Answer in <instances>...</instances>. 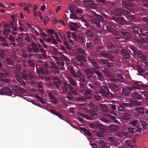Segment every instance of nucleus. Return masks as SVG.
I'll return each instance as SVG.
<instances>
[{"label": "nucleus", "mask_w": 148, "mask_h": 148, "mask_svg": "<svg viewBox=\"0 0 148 148\" xmlns=\"http://www.w3.org/2000/svg\"><path fill=\"white\" fill-rule=\"evenodd\" d=\"M138 120H134L130 122L129 123L132 125H135L136 127V130H137L138 132H140L141 131V129L138 126Z\"/></svg>", "instance_id": "obj_22"}, {"label": "nucleus", "mask_w": 148, "mask_h": 148, "mask_svg": "<svg viewBox=\"0 0 148 148\" xmlns=\"http://www.w3.org/2000/svg\"><path fill=\"white\" fill-rule=\"evenodd\" d=\"M122 30L119 29L116 30V29L112 33L113 36L117 40H121L122 38L121 32Z\"/></svg>", "instance_id": "obj_13"}, {"label": "nucleus", "mask_w": 148, "mask_h": 148, "mask_svg": "<svg viewBox=\"0 0 148 148\" xmlns=\"http://www.w3.org/2000/svg\"><path fill=\"white\" fill-rule=\"evenodd\" d=\"M80 18L81 21L83 23V24H84V26L86 27V28H88L91 26L89 25L88 21L83 17Z\"/></svg>", "instance_id": "obj_38"}, {"label": "nucleus", "mask_w": 148, "mask_h": 148, "mask_svg": "<svg viewBox=\"0 0 148 148\" xmlns=\"http://www.w3.org/2000/svg\"><path fill=\"white\" fill-rule=\"evenodd\" d=\"M88 61L92 64V66L95 67V68H99L98 64L96 63V60L94 59H91L89 58H88Z\"/></svg>", "instance_id": "obj_24"}, {"label": "nucleus", "mask_w": 148, "mask_h": 148, "mask_svg": "<svg viewBox=\"0 0 148 148\" xmlns=\"http://www.w3.org/2000/svg\"><path fill=\"white\" fill-rule=\"evenodd\" d=\"M0 93L1 95H9V89L8 88H5L2 89Z\"/></svg>", "instance_id": "obj_33"}, {"label": "nucleus", "mask_w": 148, "mask_h": 148, "mask_svg": "<svg viewBox=\"0 0 148 148\" xmlns=\"http://www.w3.org/2000/svg\"><path fill=\"white\" fill-rule=\"evenodd\" d=\"M136 53V56L138 58L142 59L143 61H145L146 60V57L140 51L138 50Z\"/></svg>", "instance_id": "obj_23"}, {"label": "nucleus", "mask_w": 148, "mask_h": 148, "mask_svg": "<svg viewBox=\"0 0 148 148\" xmlns=\"http://www.w3.org/2000/svg\"><path fill=\"white\" fill-rule=\"evenodd\" d=\"M140 34H139V36L142 40L145 42H147L148 41V36L147 35V34H143V32L140 33Z\"/></svg>", "instance_id": "obj_27"}, {"label": "nucleus", "mask_w": 148, "mask_h": 148, "mask_svg": "<svg viewBox=\"0 0 148 148\" xmlns=\"http://www.w3.org/2000/svg\"><path fill=\"white\" fill-rule=\"evenodd\" d=\"M3 33L6 36H8L9 34V27L8 25L4 26Z\"/></svg>", "instance_id": "obj_36"}, {"label": "nucleus", "mask_w": 148, "mask_h": 148, "mask_svg": "<svg viewBox=\"0 0 148 148\" xmlns=\"http://www.w3.org/2000/svg\"><path fill=\"white\" fill-rule=\"evenodd\" d=\"M97 128H99L103 131H104L106 130V127L100 123H98L97 125Z\"/></svg>", "instance_id": "obj_55"}, {"label": "nucleus", "mask_w": 148, "mask_h": 148, "mask_svg": "<svg viewBox=\"0 0 148 148\" xmlns=\"http://www.w3.org/2000/svg\"><path fill=\"white\" fill-rule=\"evenodd\" d=\"M79 57L80 60L79 62H80V66H83L84 65L83 63V62H86L85 58L83 56L79 55Z\"/></svg>", "instance_id": "obj_37"}, {"label": "nucleus", "mask_w": 148, "mask_h": 148, "mask_svg": "<svg viewBox=\"0 0 148 148\" xmlns=\"http://www.w3.org/2000/svg\"><path fill=\"white\" fill-rule=\"evenodd\" d=\"M136 68L137 69L138 73H144V71L143 69L139 66H136Z\"/></svg>", "instance_id": "obj_63"}, {"label": "nucleus", "mask_w": 148, "mask_h": 148, "mask_svg": "<svg viewBox=\"0 0 148 148\" xmlns=\"http://www.w3.org/2000/svg\"><path fill=\"white\" fill-rule=\"evenodd\" d=\"M51 36L52 35H49L47 36V37H48L47 38H45L44 39L46 42H48L50 44H52V42H51V41H52V37H51Z\"/></svg>", "instance_id": "obj_44"}, {"label": "nucleus", "mask_w": 148, "mask_h": 148, "mask_svg": "<svg viewBox=\"0 0 148 148\" xmlns=\"http://www.w3.org/2000/svg\"><path fill=\"white\" fill-rule=\"evenodd\" d=\"M22 77L25 80L30 81L32 84H35L36 83L35 78L30 71H26L24 70L22 72Z\"/></svg>", "instance_id": "obj_2"}, {"label": "nucleus", "mask_w": 148, "mask_h": 148, "mask_svg": "<svg viewBox=\"0 0 148 148\" xmlns=\"http://www.w3.org/2000/svg\"><path fill=\"white\" fill-rule=\"evenodd\" d=\"M85 97L87 99H92V94L91 91L89 90H86L84 93Z\"/></svg>", "instance_id": "obj_26"}, {"label": "nucleus", "mask_w": 148, "mask_h": 148, "mask_svg": "<svg viewBox=\"0 0 148 148\" xmlns=\"http://www.w3.org/2000/svg\"><path fill=\"white\" fill-rule=\"evenodd\" d=\"M10 87L17 93H23L25 92V90L23 88L15 84H11Z\"/></svg>", "instance_id": "obj_10"}, {"label": "nucleus", "mask_w": 148, "mask_h": 148, "mask_svg": "<svg viewBox=\"0 0 148 148\" xmlns=\"http://www.w3.org/2000/svg\"><path fill=\"white\" fill-rule=\"evenodd\" d=\"M127 49L129 50V49L132 50L133 51V53L134 55H136V52L138 50L137 48L133 45H128L127 47Z\"/></svg>", "instance_id": "obj_19"}, {"label": "nucleus", "mask_w": 148, "mask_h": 148, "mask_svg": "<svg viewBox=\"0 0 148 148\" xmlns=\"http://www.w3.org/2000/svg\"><path fill=\"white\" fill-rule=\"evenodd\" d=\"M37 46L38 48H39V51H40L42 53H43L45 52V50H44L42 47H41V45L39 44H37Z\"/></svg>", "instance_id": "obj_60"}, {"label": "nucleus", "mask_w": 148, "mask_h": 148, "mask_svg": "<svg viewBox=\"0 0 148 148\" xmlns=\"http://www.w3.org/2000/svg\"><path fill=\"white\" fill-rule=\"evenodd\" d=\"M68 80L69 83V84L72 86L73 87H74L75 88V87L77 85V82L72 78H69Z\"/></svg>", "instance_id": "obj_32"}, {"label": "nucleus", "mask_w": 148, "mask_h": 148, "mask_svg": "<svg viewBox=\"0 0 148 148\" xmlns=\"http://www.w3.org/2000/svg\"><path fill=\"white\" fill-rule=\"evenodd\" d=\"M105 27H106L107 28V31L109 32H110L112 33L115 29L112 28L111 26L106 25Z\"/></svg>", "instance_id": "obj_49"}, {"label": "nucleus", "mask_w": 148, "mask_h": 148, "mask_svg": "<svg viewBox=\"0 0 148 148\" xmlns=\"http://www.w3.org/2000/svg\"><path fill=\"white\" fill-rule=\"evenodd\" d=\"M121 36L122 38L125 39H129L131 36L130 34L128 32H124L122 30Z\"/></svg>", "instance_id": "obj_25"}, {"label": "nucleus", "mask_w": 148, "mask_h": 148, "mask_svg": "<svg viewBox=\"0 0 148 148\" xmlns=\"http://www.w3.org/2000/svg\"><path fill=\"white\" fill-rule=\"evenodd\" d=\"M53 82L57 88L58 89H59L62 82L61 80L58 77H55L53 78Z\"/></svg>", "instance_id": "obj_16"}, {"label": "nucleus", "mask_w": 148, "mask_h": 148, "mask_svg": "<svg viewBox=\"0 0 148 148\" xmlns=\"http://www.w3.org/2000/svg\"><path fill=\"white\" fill-rule=\"evenodd\" d=\"M99 63L101 64H104L106 66H107L108 68H111L114 67L113 63H109V60H110L109 59L108 60L101 59L99 60Z\"/></svg>", "instance_id": "obj_11"}, {"label": "nucleus", "mask_w": 148, "mask_h": 148, "mask_svg": "<svg viewBox=\"0 0 148 148\" xmlns=\"http://www.w3.org/2000/svg\"><path fill=\"white\" fill-rule=\"evenodd\" d=\"M122 104L124 106L129 108L133 107L134 106L132 103H123Z\"/></svg>", "instance_id": "obj_53"}, {"label": "nucleus", "mask_w": 148, "mask_h": 148, "mask_svg": "<svg viewBox=\"0 0 148 148\" xmlns=\"http://www.w3.org/2000/svg\"><path fill=\"white\" fill-rule=\"evenodd\" d=\"M6 77V76L2 73H0V78L2 79L1 80L4 83H8L9 82L8 79H3L5 78Z\"/></svg>", "instance_id": "obj_40"}, {"label": "nucleus", "mask_w": 148, "mask_h": 148, "mask_svg": "<svg viewBox=\"0 0 148 148\" xmlns=\"http://www.w3.org/2000/svg\"><path fill=\"white\" fill-rule=\"evenodd\" d=\"M16 21L14 20L13 23H10V26L11 27V29L13 30V34L15 35L17 34V28L16 27Z\"/></svg>", "instance_id": "obj_17"}, {"label": "nucleus", "mask_w": 148, "mask_h": 148, "mask_svg": "<svg viewBox=\"0 0 148 148\" xmlns=\"http://www.w3.org/2000/svg\"><path fill=\"white\" fill-rule=\"evenodd\" d=\"M121 53L124 58L128 59L130 57V54L125 49H122L121 50Z\"/></svg>", "instance_id": "obj_18"}, {"label": "nucleus", "mask_w": 148, "mask_h": 148, "mask_svg": "<svg viewBox=\"0 0 148 148\" xmlns=\"http://www.w3.org/2000/svg\"><path fill=\"white\" fill-rule=\"evenodd\" d=\"M108 140L112 144H114L116 142V139L113 137H110L108 138Z\"/></svg>", "instance_id": "obj_48"}, {"label": "nucleus", "mask_w": 148, "mask_h": 148, "mask_svg": "<svg viewBox=\"0 0 148 148\" xmlns=\"http://www.w3.org/2000/svg\"><path fill=\"white\" fill-rule=\"evenodd\" d=\"M108 86L111 90L114 93L116 92L119 89V86L115 83L109 84Z\"/></svg>", "instance_id": "obj_14"}, {"label": "nucleus", "mask_w": 148, "mask_h": 148, "mask_svg": "<svg viewBox=\"0 0 148 148\" xmlns=\"http://www.w3.org/2000/svg\"><path fill=\"white\" fill-rule=\"evenodd\" d=\"M116 13L112 17V19L119 24L124 25L126 22V21L122 15L129 16L130 12L123 9H117L116 10Z\"/></svg>", "instance_id": "obj_1"}, {"label": "nucleus", "mask_w": 148, "mask_h": 148, "mask_svg": "<svg viewBox=\"0 0 148 148\" xmlns=\"http://www.w3.org/2000/svg\"><path fill=\"white\" fill-rule=\"evenodd\" d=\"M102 72L106 75H110L111 73V72L106 68H103L102 70Z\"/></svg>", "instance_id": "obj_50"}, {"label": "nucleus", "mask_w": 148, "mask_h": 148, "mask_svg": "<svg viewBox=\"0 0 148 148\" xmlns=\"http://www.w3.org/2000/svg\"><path fill=\"white\" fill-rule=\"evenodd\" d=\"M133 31L135 33H137L139 35L140 33H142L143 30L137 27H133L132 28Z\"/></svg>", "instance_id": "obj_28"}, {"label": "nucleus", "mask_w": 148, "mask_h": 148, "mask_svg": "<svg viewBox=\"0 0 148 148\" xmlns=\"http://www.w3.org/2000/svg\"><path fill=\"white\" fill-rule=\"evenodd\" d=\"M99 106L101 110L102 111L107 112L108 111V107L106 105L100 103L99 104Z\"/></svg>", "instance_id": "obj_29"}, {"label": "nucleus", "mask_w": 148, "mask_h": 148, "mask_svg": "<svg viewBox=\"0 0 148 148\" xmlns=\"http://www.w3.org/2000/svg\"><path fill=\"white\" fill-rule=\"evenodd\" d=\"M89 105L92 108L95 110H97L98 109L97 106L94 102L90 101L89 103Z\"/></svg>", "instance_id": "obj_42"}, {"label": "nucleus", "mask_w": 148, "mask_h": 148, "mask_svg": "<svg viewBox=\"0 0 148 148\" xmlns=\"http://www.w3.org/2000/svg\"><path fill=\"white\" fill-rule=\"evenodd\" d=\"M99 92L105 98L110 99V97H114L116 96L115 94L110 92L109 89L106 87H104V88L101 89Z\"/></svg>", "instance_id": "obj_5"}, {"label": "nucleus", "mask_w": 148, "mask_h": 148, "mask_svg": "<svg viewBox=\"0 0 148 148\" xmlns=\"http://www.w3.org/2000/svg\"><path fill=\"white\" fill-rule=\"evenodd\" d=\"M52 66L55 72L57 73H60V71L58 68L56 66V65L55 64H52Z\"/></svg>", "instance_id": "obj_61"}, {"label": "nucleus", "mask_w": 148, "mask_h": 148, "mask_svg": "<svg viewBox=\"0 0 148 148\" xmlns=\"http://www.w3.org/2000/svg\"><path fill=\"white\" fill-rule=\"evenodd\" d=\"M91 69L93 72L97 75V79L100 81H103V80L104 77L102 75L100 71L96 69L95 68L92 67L91 68Z\"/></svg>", "instance_id": "obj_12"}, {"label": "nucleus", "mask_w": 148, "mask_h": 148, "mask_svg": "<svg viewBox=\"0 0 148 148\" xmlns=\"http://www.w3.org/2000/svg\"><path fill=\"white\" fill-rule=\"evenodd\" d=\"M135 110L136 111H137L139 112L142 114H144V108L143 107H140L138 108H136Z\"/></svg>", "instance_id": "obj_41"}, {"label": "nucleus", "mask_w": 148, "mask_h": 148, "mask_svg": "<svg viewBox=\"0 0 148 148\" xmlns=\"http://www.w3.org/2000/svg\"><path fill=\"white\" fill-rule=\"evenodd\" d=\"M122 3L124 6L132 7L133 6V4L132 3L127 1H122Z\"/></svg>", "instance_id": "obj_47"}, {"label": "nucleus", "mask_w": 148, "mask_h": 148, "mask_svg": "<svg viewBox=\"0 0 148 148\" xmlns=\"http://www.w3.org/2000/svg\"><path fill=\"white\" fill-rule=\"evenodd\" d=\"M79 128V130L81 132H84L85 134H86L88 136L91 137L92 136V134H91L90 132L87 130L86 128H84L83 127H80Z\"/></svg>", "instance_id": "obj_20"}, {"label": "nucleus", "mask_w": 148, "mask_h": 148, "mask_svg": "<svg viewBox=\"0 0 148 148\" xmlns=\"http://www.w3.org/2000/svg\"><path fill=\"white\" fill-rule=\"evenodd\" d=\"M87 34L91 38L93 37L94 36V33L90 29H87L86 31Z\"/></svg>", "instance_id": "obj_46"}, {"label": "nucleus", "mask_w": 148, "mask_h": 148, "mask_svg": "<svg viewBox=\"0 0 148 148\" xmlns=\"http://www.w3.org/2000/svg\"><path fill=\"white\" fill-rule=\"evenodd\" d=\"M143 5L144 7L148 8V0H143Z\"/></svg>", "instance_id": "obj_64"}, {"label": "nucleus", "mask_w": 148, "mask_h": 148, "mask_svg": "<svg viewBox=\"0 0 148 148\" xmlns=\"http://www.w3.org/2000/svg\"><path fill=\"white\" fill-rule=\"evenodd\" d=\"M141 124L143 128V129L145 130L146 129V125H147V123L146 121L143 120L140 121Z\"/></svg>", "instance_id": "obj_59"}, {"label": "nucleus", "mask_w": 148, "mask_h": 148, "mask_svg": "<svg viewBox=\"0 0 148 148\" xmlns=\"http://www.w3.org/2000/svg\"><path fill=\"white\" fill-rule=\"evenodd\" d=\"M70 18L73 19H74L75 20H76V19L78 20V17H77V16L75 14L74 12H73L72 13H71L70 14Z\"/></svg>", "instance_id": "obj_57"}, {"label": "nucleus", "mask_w": 148, "mask_h": 148, "mask_svg": "<svg viewBox=\"0 0 148 148\" xmlns=\"http://www.w3.org/2000/svg\"><path fill=\"white\" fill-rule=\"evenodd\" d=\"M108 108H109L110 110H116V106L113 104H109L108 105Z\"/></svg>", "instance_id": "obj_54"}, {"label": "nucleus", "mask_w": 148, "mask_h": 148, "mask_svg": "<svg viewBox=\"0 0 148 148\" xmlns=\"http://www.w3.org/2000/svg\"><path fill=\"white\" fill-rule=\"evenodd\" d=\"M97 56L101 58V56L104 58H109L111 61H113L114 59V57L112 55L106 51H101L98 54Z\"/></svg>", "instance_id": "obj_8"}, {"label": "nucleus", "mask_w": 148, "mask_h": 148, "mask_svg": "<svg viewBox=\"0 0 148 148\" xmlns=\"http://www.w3.org/2000/svg\"><path fill=\"white\" fill-rule=\"evenodd\" d=\"M36 70L37 73L39 75H42L46 76L47 75L46 73L44 72V70L42 67H37Z\"/></svg>", "instance_id": "obj_21"}, {"label": "nucleus", "mask_w": 148, "mask_h": 148, "mask_svg": "<svg viewBox=\"0 0 148 148\" xmlns=\"http://www.w3.org/2000/svg\"><path fill=\"white\" fill-rule=\"evenodd\" d=\"M138 83L139 86L140 87L141 86L145 89H146L148 88V85H145L141 82H138Z\"/></svg>", "instance_id": "obj_51"}, {"label": "nucleus", "mask_w": 148, "mask_h": 148, "mask_svg": "<svg viewBox=\"0 0 148 148\" xmlns=\"http://www.w3.org/2000/svg\"><path fill=\"white\" fill-rule=\"evenodd\" d=\"M66 97L69 101L73 99L72 94L71 93V92L70 91H69L67 92Z\"/></svg>", "instance_id": "obj_45"}, {"label": "nucleus", "mask_w": 148, "mask_h": 148, "mask_svg": "<svg viewBox=\"0 0 148 148\" xmlns=\"http://www.w3.org/2000/svg\"><path fill=\"white\" fill-rule=\"evenodd\" d=\"M99 144L101 145V148H110V146L103 141H100Z\"/></svg>", "instance_id": "obj_39"}, {"label": "nucleus", "mask_w": 148, "mask_h": 148, "mask_svg": "<svg viewBox=\"0 0 148 148\" xmlns=\"http://www.w3.org/2000/svg\"><path fill=\"white\" fill-rule=\"evenodd\" d=\"M68 87L69 88L70 90L73 94L75 95L78 94L75 88L74 87H73L72 86L66 82L63 83V86L62 89L63 93H66L67 92L68 89Z\"/></svg>", "instance_id": "obj_6"}, {"label": "nucleus", "mask_w": 148, "mask_h": 148, "mask_svg": "<svg viewBox=\"0 0 148 148\" xmlns=\"http://www.w3.org/2000/svg\"><path fill=\"white\" fill-rule=\"evenodd\" d=\"M31 44L32 48L27 47V52L29 53L28 55L31 57L34 56V52L35 53V55H36L37 54L36 53L39 52V49L37 47V44L33 41L31 42Z\"/></svg>", "instance_id": "obj_4"}, {"label": "nucleus", "mask_w": 148, "mask_h": 148, "mask_svg": "<svg viewBox=\"0 0 148 148\" xmlns=\"http://www.w3.org/2000/svg\"><path fill=\"white\" fill-rule=\"evenodd\" d=\"M98 123H91L88 124L89 126L92 129H96L97 128Z\"/></svg>", "instance_id": "obj_43"}, {"label": "nucleus", "mask_w": 148, "mask_h": 148, "mask_svg": "<svg viewBox=\"0 0 148 148\" xmlns=\"http://www.w3.org/2000/svg\"><path fill=\"white\" fill-rule=\"evenodd\" d=\"M84 12V10L81 9L77 8L75 10V13L77 14H82Z\"/></svg>", "instance_id": "obj_62"}, {"label": "nucleus", "mask_w": 148, "mask_h": 148, "mask_svg": "<svg viewBox=\"0 0 148 148\" xmlns=\"http://www.w3.org/2000/svg\"><path fill=\"white\" fill-rule=\"evenodd\" d=\"M132 86L133 88L136 89H139L140 88V87L139 86L138 82H135L133 84Z\"/></svg>", "instance_id": "obj_58"}, {"label": "nucleus", "mask_w": 148, "mask_h": 148, "mask_svg": "<svg viewBox=\"0 0 148 148\" xmlns=\"http://www.w3.org/2000/svg\"><path fill=\"white\" fill-rule=\"evenodd\" d=\"M130 114L127 112H124L122 114L121 117L122 119L123 120H127L130 118Z\"/></svg>", "instance_id": "obj_30"}, {"label": "nucleus", "mask_w": 148, "mask_h": 148, "mask_svg": "<svg viewBox=\"0 0 148 148\" xmlns=\"http://www.w3.org/2000/svg\"><path fill=\"white\" fill-rule=\"evenodd\" d=\"M95 16L97 18H93L92 20V22L94 24L96 25L98 27H101L102 24L100 23L99 20L101 21L102 24L103 23V22L104 21L103 17L101 15L96 13H95Z\"/></svg>", "instance_id": "obj_7"}, {"label": "nucleus", "mask_w": 148, "mask_h": 148, "mask_svg": "<svg viewBox=\"0 0 148 148\" xmlns=\"http://www.w3.org/2000/svg\"><path fill=\"white\" fill-rule=\"evenodd\" d=\"M132 96L134 98L138 100L142 99V96L138 93L135 92H133Z\"/></svg>", "instance_id": "obj_34"}, {"label": "nucleus", "mask_w": 148, "mask_h": 148, "mask_svg": "<svg viewBox=\"0 0 148 148\" xmlns=\"http://www.w3.org/2000/svg\"><path fill=\"white\" fill-rule=\"evenodd\" d=\"M84 72L86 76L87 79H92L97 78L96 76L93 73V72L90 69H85Z\"/></svg>", "instance_id": "obj_9"}, {"label": "nucleus", "mask_w": 148, "mask_h": 148, "mask_svg": "<svg viewBox=\"0 0 148 148\" xmlns=\"http://www.w3.org/2000/svg\"><path fill=\"white\" fill-rule=\"evenodd\" d=\"M131 88L127 86L122 87V95L125 96L128 95L131 90Z\"/></svg>", "instance_id": "obj_15"}, {"label": "nucleus", "mask_w": 148, "mask_h": 148, "mask_svg": "<svg viewBox=\"0 0 148 148\" xmlns=\"http://www.w3.org/2000/svg\"><path fill=\"white\" fill-rule=\"evenodd\" d=\"M69 70L73 77L75 78H77L78 77L80 79L82 82H86V79L84 75L80 71H77V70H75L72 67L70 68Z\"/></svg>", "instance_id": "obj_3"}, {"label": "nucleus", "mask_w": 148, "mask_h": 148, "mask_svg": "<svg viewBox=\"0 0 148 148\" xmlns=\"http://www.w3.org/2000/svg\"><path fill=\"white\" fill-rule=\"evenodd\" d=\"M84 1L87 4L94 5L95 3L92 0H84Z\"/></svg>", "instance_id": "obj_56"}, {"label": "nucleus", "mask_w": 148, "mask_h": 148, "mask_svg": "<svg viewBox=\"0 0 148 148\" xmlns=\"http://www.w3.org/2000/svg\"><path fill=\"white\" fill-rule=\"evenodd\" d=\"M110 128L112 131H114L118 129L119 126L117 125H113L111 126Z\"/></svg>", "instance_id": "obj_52"}, {"label": "nucleus", "mask_w": 148, "mask_h": 148, "mask_svg": "<svg viewBox=\"0 0 148 148\" xmlns=\"http://www.w3.org/2000/svg\"><path fill=\"white\" fill-rule=\"evenodd\" d=\"M49 99L53 103L56 104L57 103V100L51 92H49L48 94Z\"/></svg>", "instance_id": "obj_31"}, {"label": "nucleus", "mask_w": 148, "mask_h": 148, "mask_svg": "<svg viewBox=\"0 0 148 148\" xmlns=\"http://www.w3.org/2000/svg\"><path fill=\"white\" fill-rule=\"evenodd\" d=\"M88 113L92 116H99V112L92 109H90L88 111Z\"/></svg>", "instance_id": "obj_35"}]
</instances>
